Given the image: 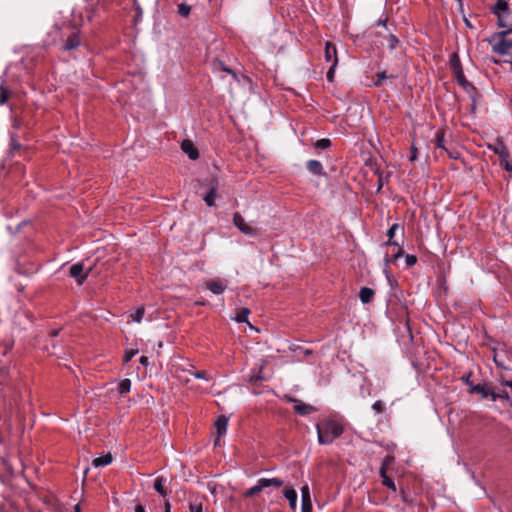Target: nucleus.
Here are the masks:
<instances>
[{
	"label": "nucleus",
	"mask_w": 512,
	"mask_h": 512,
	"mask_svg": "<svg viewBox=\"0 0 512 512\" xmlns=\"http://www.w3.org/2000/svg\"><path fill=\"white\" fill-rule=\"evenodd\" d=\"M318 442L321 445H329L339 438L343 431V425L335 419H324L316 424Z\"/></svg>",
	"instance_id": "nucleus-1"
},
{
	"label": "nucleus",
	"mask_w": 512,
	"mask_h": 512,
	"mask_svg": "<svg viewBox=\"0 0 512 512\" xmlns=\"http://www.w3.org/2000/svg\"><path fill=\"white\" fill-rule=\"evenodd\" d=\"M509 30L496 32L489 40L492 45L493 52L499 55H505L512 49V39H507L506 36L510 34Z\"/></svg>",
	"instance_id": "nucleus-2"
},
{
	"label": "nucleus",
	"mask_w": 512,
	"mask_h": 512,
	"mask_svg": "<svg viewBox=\"0 0 512 512\" xmlns=\"http://www.w3.org/2000/svg\"><path fill=\"white\" fill-rule=\"evenodd\" d=\"M492 13L498 18L497 24L499 27L509 29L512 26V13L509 4L505 0H498L495 6L491 9Z\"/></svg>",
	"instance_id": "nucleus-3"
},
{
	"label": "nucleus",
	"mask_w": 512,
	"mask_h": 512,
	"mask_svg": "<svg viewBox=\"0 0 512 512\" xmlns=\"http://www.w3.org/2000/svg\"><path fill=\"white\" fill-rule=\"evenodd\" d=\"M283 484H284L283 480H281L279 478H271V479L260 478L257 481L256 485L252 486L251 488H249L248 490L245 491L244 496L245 497H254L255 495L259 494L266 487L273 486V487L279 488V487L283 486Z\"/></svg>",
	"instance_id": "nucleus-4"
},
{
	"label": "nucleus",
	"mask_w": 512,
	"mask_h": 512,
	"mask_svg": "<svg viewBox=\"0 0 512 512\" xmlns=\"http://www.w3.org/2000/svg\"><path fill=\"white\" fill-rule=\"evenodd\" d=\"M469 393L470 394H479L482 399L490 398L494 402L497 401V396H495V391L487 383L471 385V388L469 389Z\"/></svg>",
	"instance_id": "nucleus-5"
},
{
	"label": "nucleus",
	"mask_w": 512,
	"mask_h": 512,
	"mask_svg": "<svg viewBox=\"0 0 512 512\" xmlns=\"http://www.w3.org/2000/svg\"><path fill=\"white\" fill-rule=\"evenodd\" d=\"M90 269L84 272V264L81 262L73 264L69 269V275L82 285L89 275Z\"/></svg>",
	"instance_id": "nucleus-6"
},
{
	"label": "nucleus",
	"mask_w": 512,
	"mask_h": 512,
	"mask_svg": "<svg viewBox=\"0 0 512 512\" xmlns=\"http://www.w3.org/2000/svg\"><path fill=\"white\" fill-rule=\"evenodd\" d=\"M286 399L288 402L294 403V411L298 415L306 416V415H309L310 413L317 411V409L314 406H312L310 404H306L299 399L293 398L291 396H287Z\"/></svg>",
	"instance_id": "nucleus-7"
},
{
	"label": "nucleus",
	"mask_w": 512,
	"mask_h": 512,
	"mask_svg": "<svg viewBox=\"0 0 512 512\" xmlns=\"http://www.w3.org/2000/svg\"><path fill=\"white\" fill-rule=\"evenodd\" d=\"M233 223L234 225L244 234L249 236H256V229L250 226L245 222V219L241 216L239 212H235L233 215Z\"/></svg>",
	"instance_id": "nucleus-8"
},
{
	"label": "nucleus",
	"mask_w": 512,
	"mask_h": 512,
	"mask_svg": "<svg viewBox=\"0 0 512 512\" xmlns=\"http://www.w3.org/2000/svg\"><path fill=\"white\" fill-rule=\"evenodd\" d=\"M444 137H445V130L444 129L437 130V132L435 133V139H434L435 147L446 151L450 158L456 159L457 155H454L445 146V139H444Z\"/></svg>",
	"instance_id": "nucleus-9"
},
{
	"label": "nucleus",
	"mask_w": 512,
	"mask_h": 512,
	"mask_svg": "<svg viewBox=\"0 0 512 512\" xmlns=\"http://www.w3.org/2000/svg\"><path fill=\"white\" fill-rule=\"evenodd\" d=\"M182 151L188 155L191 160H196L199 158L198 149L194 146L193 142L189 139H185L181 143Z\"/></svg>",
	"instance_id": "nucleus-10"
},
{
	"label": "nucleus",
	"mask_w": 512,
	"mask_h": 512,
	"mask_svg": "<svg viewBox=\"0 0 512 512\" xmlns=\"http://www.w3.org/2000/svg\"><path fill=\"white\" fill-rule=\"evenodd\" d=\"M489 148L500 158V164H503V160L509 158V151L502 141H497L494 145H489Z\"/></svg>",
	"instance_id": "nucleus-11"
},
{
	"label": "nucleus",
	"mask_w": 512,
	"mask_h": 512,
	"mask_svg": "<svg viewBox=\"0 0 512 512\" xmlns=\"http://www.w3.org/2000/svg\"><path fill=\"white\" fill-rule=\"evenodd\" d=\"M217 439L215 441V445L218 443L219 438L226 434L228 427V418L224 415H220L215 422Z\"/></svg>",
	"instance_id": "nucleus-12"
},
{
	"label": "nucleus",
	"mask_w": 512,
	"mask_h": 512,
	"mask_svg": "<svg viewBox=\"0 0 512 512\" xmlns=\"http://www.w3.org/2000/svg\"><path fill=\"white\" fill-rule=\"evenodd\" d=\"M207 289H209L213 294L219 295L224 293L226 289V284L221 279H213L206 283Z\"/></svg>",
	"instance_id": "nucleus-13"
},
{
	"label": "nucleus",
	"mask_w": 512,
	"mask_h": 512,
	"mask_svg": "<svg viewBox=\"0 0 512 512\" xmlns=\"http://www.w3.org/2000/svg\"><path fill=\"white\" fill-rule=\"evenodd\" d=\"M80 45V37L78 33H72L64 43L62 49L65 51L74 50Z\"/></svg>",
	"instance_id": "nucleus-14"
},
{
	"label": "nucleus",
	"mask_w": 512,
	"mask_h": 512,
	"mask_svg": "<svg viewBox=\"0 0 512 512\" xmlns=\"http://www.w3.org/2000/svg\"><path fill=\"white\" fill-rule=\"evenodd\" d=\"M306 168L313 175H324L323 166L318 160H309L306 164Z\"/></svg>",
	"instance_id": "nucleus-15"
},
{
	"label": "nucleus",
	"mask_w": 512,
	"mask_h": 512,
	"mask_svg": "<svg viewBox=\"0 0 512 512\" xmlns=\"http://www.w3.org/2000/svg\"><path fill=\"white\" fill-rule=\"evenodd\" d=\"M375 295V292L373 289L368 287H362L359 292V298L362 301V303L367 304L370 303Z\"/></svg>",
	"instance_id": "nucleus-16"
},
{
	"label": "nucleus",
	"mask_w": 512,
	"mask_h": 512,
	"mask_svg": "<svg viewBox=\"0 0 512 512\" xmlns=\"http://www.w3.org/2000/svg\"><path fill=\"white\" fill-rule=\"evenodd\" d=\"M165 478L162 477V476H159L155 479L154 481V489L162 496V497H166L168 495V490L165 488L164 484H165Z\"/></svg>",
	"instance_id": "nucleus-17"
},
{
	"label": "nucleus",
	"mask_w": 512,
	"mask_h": 512,
	"mask_svg": "<svg viewBox=\"0 0 512 512\" xmlns=\"http://www.w3.org/2000/svg\"><path fill=\"white\" fill-rule=\"evenodd\" d=\"M284 496L289 501V505L292 510L296 509L297 506V492L293 488L284 490Z\"/></svg>",
	"instance_id": "nucleus-18"
},
{
	"label": "nucleus",
	"mask_w": 512,
	"mask_h": 512,
	"mask_svg": "<svg viewBox=\"0 0 512 512\" xmlns=\"http://www.w3.org/2000/svg\"><path fill=\"white\" fill-rule=\"evenodd\" d=\"M325 59L329 62V61H332L333 62L335 61V59H337V51H336V47L333 43L331 42H326L325 44Z\"/></svg>",
	"instance_id": "nucleus-19"
},
{
	"label": "nucleus",
	"mask_w": 512,
	"mask_h": 512,
	"mask_svg": "<svg viewBox=\"0 0 512 512\" xmlns=\"http://www.w3.org/2000/svg\"><path fill=\"white\" fill-rule=\"evenodd\" d=\"M380 473H381L383 485L390 488L392 491L396 492V485H395L394 481L386 475V470L384 467L381 468Z\"/></svg>",
	"instance_id": "nucleus-20"
},
{
	"label": "nucleus",
	"mask_w": 512,
	"mask_h": 512,
	"mask_svg": "<svg viewBox=\"0 0 512 512\" xmlns=\"http://www.w3.org/2000/svg\"><path fill=\"white\" fill-rule=\"evenodd\" d=\"M205 182H206V186H205L206 191L205 192L212 193V192H216L217 191V189H218V180H217L216 177L211 176L209 178H206Z\"/></svg>",
	"instance_id": "nucleus-21"
},
{
	"label": "nucleus",
	"mask_w": 512,
	"mask_h": 512,
	"mask_svg": "<svg viewBox=\"0 0 512 512\" xmlns=\"http://www.w3.org/2000/svg\"><path fill=\"white\" fill-rule=\"evenodd\" d=\"M111 462H112V456H111V454H107V455L95 458L93 460L92 464L95 467H99V466H106V465L110 464Z\"/></svg>",
	"instance_id": "nucleus-22"
},
{
	"label": "nucleus",
	"mask_w": 512,
	"mask_h": 512,
	"mask_svg": "<svg viewBox=\"0 0 512 512\" xmlns=\"http://www.w3.org/2000/svg\"><path fill=\"white\" fill-rule=\"evenodd\" d=\"M131 385H132V383H131L130 379H128V378L122 379L118 384L117 390L121 395L126 394L130 391Z\"/></svg>",
	"instance_id": "nucleus-23"
},
{
	"label": "nucleus",
	"mask_w": 512,
	"mask_h": 512,
	"mask_svg": "<svg viewBox=\"0 0 512 512\" xmlns=\"http://www.w3.org/2000/svg\"><path fill=\"white\" fill-rule=\"evenodd\" d=\"M250 314V310L248 308L240 309L236 316L234 317L235 321L238 323L248 322V315Z\"/></svg>",
	"instance_id": "nucleus-24"
},
{
	"label": "nucleus",
	"mask_w": 512,
	"mask_h": 512,
	"mask_svg": "<svg viewBox=\"0 0 512 512\" xmlns=\"http://www.w3.org/2000/svg\"><path fill=\"white\" fill-rule=\"evenodd\" d=\"M453 73L459 85L462 87L469 85V82L467 81L462 68H460V70L453 71Z\"/></svg>",
	"instance_id": "nucleus-25"
},
{
	"label": "nucleus",
	"mask_w": 512,
	"mask_h": 512,
	"mask_svg": "<svg viewBox=\"0 0 512 512\" xmlns=\"http://www.w3.org/2000/svg\"><path fill=\"white\" fill-rule=\"evenodd\" d=\"M450 67L452 71L460 70V68H462L460 58L456 52L452 53L450 57Z\"/></svg>",
	"instance_id": "nucleus-26"
},
{
	"label": "nucleus",
	"mask_w": 512,
	"mask_h": 512,
	"mask_svg": "<svg viewBox=\"0 0 512 512\" xmlns=\"http://www.w3.org/2000/svg\"><path fill=\"white\" fill-rule=\"evenodd\" d=\"M331 140L328 138H322L314 143V148L317 150H325L331 146Z\"/></svg>",
	"instance_id": "nucleus-27"
},
{
	"label": "nucleus",
	"mask_w": 512,
	"mask_h": 512,
	"mask_svg": "<svg viewBox=\"0 0 512 512\" xmlns=\"http://www.w3.org/2000/svg\"><path fill=\"white\" fill-rule=\"evenodd\" d=\"M10 96H11V91L7 87L0 85V104L1 105L5 104L8 101V99L10 98Z\"/></svg>",
	"instance_id": "nucleus-28"
},
{
	"label": "nucleus",
	"mask_w": 512,
	"mask_h": 512,
	"mask_svg": "<svg viewBox=\"0 0 512 512\" xmlns=\"http://www.w3.org/2000/svg\"><path fill=\"white\" fill-rule=\"evenodd\" d=\"M302 503H312L310 490L308 485H304L301 488Z\"/></svg>",
	"instance_id": "nucleus-29"
},
{
	"label": "nucleus",
	"mask_w": 512,
	"mask_h": 512,
	"mask_svg": "<svg viewBox=\"0 0 512 512\" xmlns=\"http://www.w3.org/2000/svg\"><path fill=\"white\" fill-rule=\"evenodd\" d=\"M191 11V7L185 3L178 5V14L182 17H188Z\"/></svg>",
	"instance_id": "nucleus-30"
},
{
	"label": "nucleus",
	"mask_w": 512,
	"mask_h": 512,
	"mask_svg": "<svg viewBox=\"0 0 512 512\" xmlns=\"http://www.w3.org/2000/svg\"><path fill=\"white\" fill-rule=\"evenodd\" d=\"M189 510L190 512H203L202 502L198 501L197 499L195 501H190Z\"/></svg>",
	"instance_id": "nucleus-31"
},
{
	"label": "nucleus",
	"mask_w": 512,
	"mask_h": 512,
	"mask_svg": "<svg viewBox=\"0 0 512 512\" xmlns=\"http://www.w3.org/2000/svg\"><path fill=\"white\" fill-rule=\"evenodd\" d=\"M398 43H399V40H398V38L395 35L390 34L388 36V38H387V46H388L389 49H391V50L395 49L397 47Z\"/></svg>",
	"instance_id": "nucleus-32"
},
{
	"label": "nucleus",
	"mask_w": 512,
	"mask_h": 512,
	"mask_svg": "<svg viewBox=\"0 0 512 512\" xmlns=\"http://www.w3.org/2000/svg\"><path fill=\"white\" fill-rule=\"evenodd\" d=\"M377 81H375V86H380L382 84V80L387 78H394L393 75L388 76L385 71L377 72L376 74Z\"/></svg>",
	"instance_id": "nucleus-33"
},
{
	"label": "nucleus",
	"mask_w": 512,
	"mask_h": 512,
	"mask_svg": "<svg viewBox=\"0 0 512 512\" xmlns=\"http://www.w3.org/2000/svg\"><path fill=\"white\" fill-rule=\"evenodd\" d=\"M138 353L137 349H129L125 351L123 356V362L128 363Z\"/></svg>",
	"instance_id": "nucleus-34"
},
{
	"label": "nucleus",
	"mask_w": 512,
	"mask_h": 512,
	"mask_svg": "<svg viewBox=\"0 0 512 512\" xmlns=\"http://www.w3.org/2000/svg\"><path fill=\"white\" fill-rule=\"evenodd\" d=\"M21 148V144L17 142L16 136L14 134L10 137V152L13 153L16 150H19Z\"/></svg>",
	"instance_id": "nucleus-35"
},
{
	"label": "nucleus",
	"mask_w": 512,
	"mask_h": 512,
	"mask_svg": "<svg viewBox=\"0 0 512 512\" xmlns=\"http://www.w3.org/2000/svg\"><path fill=\"white\" fill-rule=\"evenodd\" d=\"M144 312H145V309L144 307H139L136 312L131 316L132 319L135 321V322H138L140 323L143 316H144Z\"/></svg>",
	"instance_id": "nucleus-36"
},
{
	"label": "nucleus",
	"mask_w": 512,
	"mask_h": 512,
	"mask_svg": "<svg viewBox=\"0 0 512 512\" xmlns=\"http://www.w3.org/2000/svg\"><path fill=\"white\" fill-rule=\"evenodd\" d=\"M372 409L377 413V414H381L384 412L385 410V404L378 400L376 401L373 405H372Z\"/></svg>",
	"instance_id": "nucleus-37"
},
{
	"label": "nucleus",
	"mask_w": 512,
	"mask_h": 512,
	"mask_svg": "<svg viewBox=\"0 0 512 512\" xmlns=\"http://www.w3.org/2000/svg\"><path fill=\"white\" fill-rule=\"evenodd\" d=\"M337 63H338V59H335L332 66L327 71L326 78L329 82H332L334 79V71H335V67H336Z\"/></svg>",
	"instance_id": "nucleus-38"
},
{
	"label": "nucleus",
	"mask_w": 512,
	"mask_h": 512,
	"mask_svg": "<svg viewBox=\"0 0 512 512\" xmlns=\"http://www.w3.org/2000/svg\"><path fill=\"white\" fill-rule=\"evenodd\" d=\"M405 261L407 267H412L417 262V257L415 255L407 254L405 255Z\"/></svg>",
	"instance_id": "nucleus-39"
},
{
	"label": "nucleus",
	"mask_w": 512,
	"mask_h": 512,
	"mask_svg": "<svg viewBox=\"0 0 512 512\" xmlns=\"http://www.w3.org/2000/svg\"><path fill=\"white\" fill-rule=\"evenodd\" d=\"M404 255V252L401 248H398V251L392 256V258L386 256L385 258V261L387 263H390V262H394L396 261L398 258L402 257Z\"/></svg>",
	"instance_id": "nucleus-40"
},
{
	"label": "nucleus",
	"mask_w": 512,
	"mask_h": 512,
	"mask_svg": "<svg viewBox=\"0 0 512 512\" xmlns=\"http://www.w3.org/2000/svg\"><path fill=\"white\" fill-rule=\"evenodd\" d=\"M217 194H205L203 200L208 206H213Z\"/></svg>",
	"instance_id": "nucleus-41"
},
{
	"label": "nucleus",
	"mask_w": 512,
	"mask_h": 512,
	"mask_svg": "<svg viewBox=\"0 0 512 512\" xmlns=\"http://www.w3.org/2000/svg\"><path fill=\"white\" fill-rule=\"evenodd\" d=\"M472 372L466 373L461 377V380L471 388V385H475L473 381H471Z\"/></svg>",
	"instance_id": "nucleus-42"
},
{
	"label": "nucleus",
	"mask_w": 512,
	"mask_h": 512,
	"mask_svg": "<svg viewBox=\"0 0 512 512\" xmlns=\"http://www.w3.org/2000/svg\"><path fill=\"white\" fill-rule=\"evenodd\" d=\"M399 228V225L398 224H393L387 231V236L388 238L393 239L394 236H395V233H396V230Z\"/></svg>",
	"instance_id": "nucleus-43"
},
{
	"label": "nucleus",
	"mask_w": 512,
	"mask_h": 512,
	"mask_svg": "<svg viewBox=\"0 0 512 512\" xmlns=\"http://www.w3.org/2000/svg\"><path fill=\"white\" fill-rule=\"evenodd\" d=\"M193 376L197 379H208L206 371H196Z\"/></svg>",
	"instance_id": "nucleus-44"
},
{
	"label": "nucleus",
	"mask_w": 512,
	"mask_h": 512,
	"mask_svg": "<svg viewBox=\"0 0 512 512\" xmlns=\"http://www.w3.org/2000/svg\"><path fill=\"white\" fill-rule=\"evenodd\" d=\"M495 396H497V400L498 399H505V400H509L510 397H509V394L507 393V391H502V392H495Z\"/></svg>",
	"instance_id": "nucleus-45"
},
{
	"label": "nucleus",
	"mask_w": 512,
	"mask_h": 512,
	"mask_svg": "<svg viewBox=\"0 0 512 512\" xmlns=\"http://www.w3.org/2000/svg\"><path fill=\"white\" fill-rule=\"evenodd\" d=\"M312 503H302L301 512H312Z\"/></svg>",
	"instance_id": "nucleus-46"
},
{
	"label": "nucleus",
	"mask_w": 512,
	"mask_h": 512,
	"mask_svg": "<svg viewBox=\"0 0 512 512\" xmlns=\"http://www.w3.org/2000/svg\"><path fill=\"white\" fill-rule=\"evenodd\" d=\"M382 177L380 175L376 176V184H375V187H376V192H379L381 189H382Z\"/></svg>",
	"instance_id": "nucleus-47"
},
{
	"label": "nucleus",
	"mask_w": 512,
	"mask_h": 512,
	"mask_svg": "<svg viewBox=\"0 0 512 512\" xmlns=\"http://www.w3.org/2000/svg\"><path fill=\"white\" fill-rule=\"evenodd\" d=\"M507 171L512 172V164L509 161V158H506V160H503V164H501Z\"/></svg>",
	"instance_id": "nucleus-48"
},
{
	"label": "nucleus",
	"mask_w": 512,
	"mask_h": 512,
	"mask_svg": "<svg viewBox=\"0 0 512 512\" xmlns=\"http://www.w3.org/2000/svg\"><path fill=\"white\" fill-rule=\"evenodd\" d=\"M401 498L406 503H412V500L409 498L408 494L404 490H401Z\"/></svg>",
	"instance_id": "nucleus-49"
},
{
	"label": "nucleus",
	"mask_w": 512,
	"mask_h": 512,
	"mask_svg": "<svg viewBox=\"0 0 512 512\" xmlns=\"http://www.w3.org/2000/svg\"><path fill=\"white\" fill-rule=\"evenodd\" d=\"M417 158V148L412 145L411 147V155H410V161H415Z\"/></svg>",
	"instance_id": "nucleus-50"
},
{
	"label": "nucleus",
	"mask_w": 512,
	"mask_h": 512,
	"mask_svg": "<svg viewBox=\"0 0 512 512\" xmlns=\"http://www.w3.org/2000/svg\"><path fill=\"white\" fill-rule=\"evenodd\" d=\"M420 196L421 194L420 193H417V194H411V198H412V201L414 203H417V204H421V199H420Z\"/></svg>",
	"instance_id": "nucleus-51"
},
{
	"label": "nucleus",
	"mask_w": 512,
	"mask_h": 512,
	"mask_svg": "<svg viewBox=\"0 0 512 512\" xmlns=\"http://www.w3.org/2000/svg\"><path fill=\"white\" fill-rule=\"evenodd\" d=\"M12 126L15 129H19L21 127V120L18 118H13L12 120Z\"/></svg>",
	"instance_id": "nucleus-52"
},
{
	"label": "nucleus",
	"mask_w": 512,
	"mask_h": 512,
	"mask_svg": "<svg viewBox=\"0 0 512 512\" xmlns=\"http://www.w3.org/2000/svg\"><path fill=\"white\" fill-rule=\"evenodd\" d=\"M139 362H140V364H142L143 366H148V364H149V359H148V357H147V356H141V357L139 358Z\"/></svg>",
	"instance_id": "nucleus-53"
},
{
	"label": "nucleus",
	"mask_w": 512,
	"mask_h": 512,
	"mask_svg": "<svg viewBox=\"0 0 512 512\" xmlns=\"http://www.w3.org/2000/svg\"><path fill=\"white\" fill-rule=\"evenodd\" d=\"M264 378L260 375V374H257V375H253L250 377V382L251 383H255L259 380H263Z\"/></svg>",
	"instance_id": "nucleus-54"
},
{
	"label": "nucleus",
	"mask_w": 512,
	"mask_h": 512,
	"mask_svg": "<svg viewBox=\"0 0 512 512\" xmlns=\"http://www.w3.org/2000/svg\"><path fill=\"white\" fill-rule=\"evenodd\" d=\"M223 70L228 72L229 74L232 75V77L236 80V81H239L238 80V77H237V74L235 73V71L229 69V68H226V67H223Z\"/></svg>",
	"instance_id": "nucleus-55"
},
{
	"label": "nucleus",
	"mask_w": 512,
	"mask_h": 512,
	"mask_svg": "<svg viewBox=\"0 0 512 512\" xmlns=\"http://www.w3.org/2000/svg\"><path fill=\"white\" fill-rule=\"evenodd\" d=\"M59 332L60 330L59 329H54V330H51L49 335L51 338H54V337H57L59 335Z\"/></svg>",
	"instance_id": "nucleus-56"
},
{
	"label": "nucleus",
	"mask_w": 512,
	"mask_h": 512,
	"mask_svg": "<svg viewBox=\"0 0 512 512\" xmlns=\"http://www.w3.org/2000/svg\"><path fill=\"white\" fill-rule=\"evenodd\" d=\"M164 512H171V505L169 501H165L164 503Z\"/></svg>",
	"instance_id": "nucleus-57"
},
{
	"label": "nucleus",
	"mask_w": 512,
	"mask_h": 512,
	"mask_svg": "<svg viewBox=\"0 0 512 512\" xmlns=\"http://www.w3.org/2000/svg\"><path fill=\"white\" fill-rule=\"evenodd\" d=\"M135 512H146V511H145V508L141 504H138L135 507Z\"/></svg>",
	"instance_id": "nucleus-58"
},
{
	"label": "nucleus",
	"mask_w": 512,
	"mask_h": 512,
	"mask_svg": "<svg viewBox=\"0 0 512 512\" xmlns=\"http://www.w3.org/2000/svg\"><path fill=\"white\" fill-rule=\"evenodd\" d=\"M503 385H505V386H507V387H510V388H511V390H512V381H509V380H507V381H503Z\"/></svg>",
	"instance_id": "nucleus-59"
},
{
	"label": "nucleus",
	"mask_w": 512,
	"mask_h": 512,
	"mask_svg": "<svg viewBox=\"0 0 512 512\" xmlns=\"http://www.w3.org/2000/svg\"><path fill=\"white\" fill-rule=\"evenodd\" d=\"M464 22H465V24H466V26H467V27H469V28H473V26H472V24L470 23V21H469L467 18H465V17H464Z\"/></svg>",
	"instance_id": "nucleus-60"
},
{
	"label": "nucleus",
	"mask_w": 512,
	"mask_h": 512,
	"mask_svg": "<svg viewBox=\"0 0 512 512\" xmlns=\"http://www.w3.org/2000/svg\"><path fill=\"white\" fill-rule=\"evenodd\" d=\"M387 245H393V246H396L397 243L393 241V239L390 240V238L388 239V241L386 242Z\"/></svg>",
	"instance_id": "nucleus-61"
},
{
	"label": "nucleus",
	"mask_w": 512,
	"mask_h": 512,
	"mask_svg": "<svg viewBox=\"0 0 512 512\" xmlns=\"http://www.w3.org/2000/svg\"><path fill=\"white\" fill-rule=\"evenodd\" d=\"M74 512H81L80 504H76V505L74 506Z\"/></svg>",
	"instance_id": "nucleus-62"
},
{
	"label": "nucleus",
	"mask_w": 512,
	"mask_h": 512,
	"mask_svg": "<svg viewBox=\"0 0 512 512\" xmlns=\"http://www.w3.org/2000/svg\"><path fill=\"white\" fill-rule=\"evenodd\" d=\"M378 24H379V25H383L384 27H386V20H384V21H379V23H378Z\"/></svg>",
	"instance_id": "nucleus-63"
},
{
	"label": "nucleus",
	"mask_w": 512,
	"mask_h": 512,
	"mask_svg": "<svg viewBox=\"0 0 512 512\" xmlns=\"http://www.w3.org/2000/svg\"><path fill=\"white\" fill-rule=\"evenodd\" d=\"M196 304H197V305H204L205 303H204V302H202V301H198V302H196Z\"/></svg>",
	"instance_id": "nucleus-64"
}]
</instances>
